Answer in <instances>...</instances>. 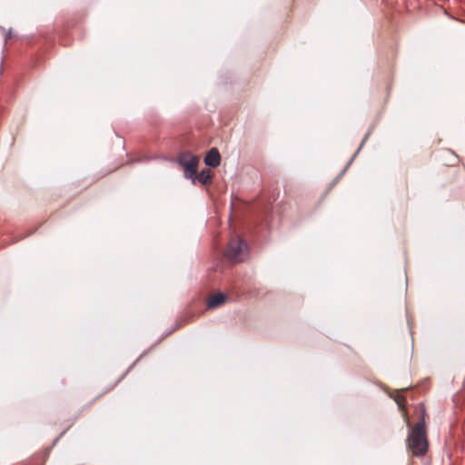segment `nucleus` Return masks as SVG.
Listing matches in <instances>:
<instances>
[{
	"label": "nucleus",
	"mask_w": 465,
	"mask_h": 465,
	"mask_svg": "<svg viewBox=\"0 0 465 465\" xmlns=\"http://www.w3.org/2000/svg\"><path fill=\"white\" fill-rule=\"evenodd\" d=\"M425 415V411H422L421 420L414 425L407 440L408 447L414 456H424L428 450Z\"/></svg>",
	"instance_id": "obj_1"
},
{
	"label": "nucleus",
	"mask_w": 465,
	"mask_h": 465,
	"mask_svg": "<svg viewBox=\"0 0 465 465\" xmlns=\"http://www.w3.org/2000/svg\"><path fill=\"white\" fill-rule=\"evenodd\" d=\"M246 244L240 236L232 237L225 251V256L232 261L241 262L245 256Z\"/></svg>",
	"instance_id": "obj_2"
},
{
	"label": "nucleus",
	"mask_w": 465,
	"mask_h": 465,
	"mask_svg": "<svg viewBox=\"0 0 465 465\" xmlns=\"http://www.w3.org/2000/svg\"><path fill=\"white\" fill-rule=\"evenodd\" d=\"M178 161L180 165L183 168L185 177L194 179L199 158L190 153H183L180 154Z\"/></svg>",
	"instance_id": "obj_3"
},
{
	"label": "nucleus",
	"mask_w": 465,
	"mask_h": 465,
	"mask_svg": "<svg viewBox=\"0 0 465 465\" xmlns=\"http://www.w3.org/2000/svg\"><path fill=\"white\" fill-rule=\"evenodd\" d=\"M221 162V155L216 148H212L204 157V163L211 167H217Z\"/></svg>",
	"instance_id": "obj_4"
},
{
	"label": "nucleus",
	"mask_w": 465,
	"mask_h": 465,
	"mask_svg": "<svg viewBox=\"0 0 465 465\" xmlns=\"http://www.w3.org/2000/svg\"><path fill=\"white\" fill-rule=\"evenodd\" d=\"M227 296L222 292L212 295L207 300V307L209 309L217 308L223 305L225 302Z\"/></svg>",
	"instance_id": "obj_5"
},
{
	"label": "nucleus",
	"mask_w": 465,
	"mask_h": 465,
	"mask_svg": "<svg viewBox=\"0 0 465 465\" xmlns=\"http://www.w3.org/2000/svg\"><path fill=\"white\" fill-rule=\"evenodd\" d=\"M212 177V172L209 169L203 170L199 174H195L194 176V178H197L198 181L204 185L211 183Z\"/></svg>",
	"instance_id": "obj_6"
}]
</instances>
